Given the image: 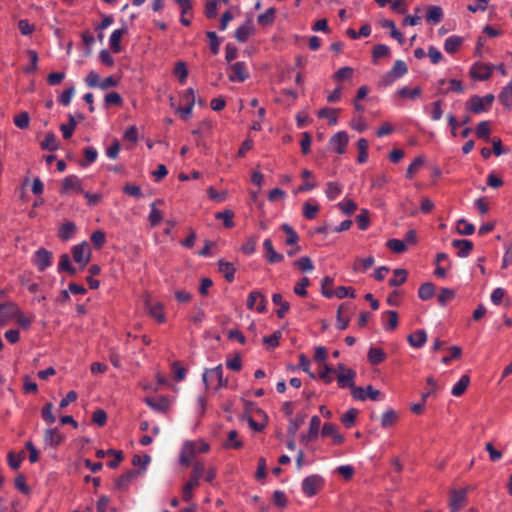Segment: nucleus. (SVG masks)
<instances>
[{"label": "nucleus", "mask_w": 512, "mask_h": 512, "mask_svg": "<svg viewBox=\"0 0 512 512\" xmlns=\"http://www.w3.org/2000/svg\"><path fill=\"white\" fill-rule=\"evenodd\" d=\"M272 302L274 305L279 306V309L276 311L277 316L281 319L290 309V305L287 301L283 300V297L280 293H274L272 295Z\"/></svg>", "instance_id": "27"}, {"label": "nucleus", "mask_w": 512, "mask_h": 512, "mask_svg": "<svg viewBox=\"0 0 512 512\" xmlns=\"http://www.w3.org/2000/svg\"><path fill=\"white\" fill-rule=\"evenodd\" d=\"M357 415H358V410L355 408H350L345 414L342 415V417H341L342 424L347 428H351L355 424Z\"/></svg>", "instance_id": "53"}, {"label": "nucleus", "mask_w": 512, "mask_h": 512, "mask_svg": "<svg viewBox=\"0 0 512 512\" xmlns=\"http://www.w3.org/2000/svg\"><path fill=\"white\" fill-rule=\"evenodd\" d=\"M303 216L306 218V219H309V220H312L314 219L316 216H317V213L319 212V205L317 204H312L311 201H306L304 204H303Z\"/></svg>", "instance_id": "46"}, {"label": "nucleus", "mask_w": 512, "mask_h": 512, "mask_svg": "<svg viewBox=\"0 0 512 512\" xmlns=\"http://www.w3.org/2000/svg\"><path fill=\"white\" fill-rule=\"evenodd\" d=\"M64 441L58 428H49L44 432L43 442L48 447H57Z\"/></svg>", "instance_id": "12"}, {"label": "nucleus", "mask_w": 512, "mask_h": 512, "mask_svg": "<svg viewBox=\"0 0 512 512\" xmlns=\"http://www.w3.org/2000/svg\"><path fill=\"white\" fill-rule=\"evenodd\" d=\"M242 442L238 439V433L236 430H231L228 433V439L225 442V447L240 449L242 447Z\"/></svg>", "instance_id": "61"}, {"label": "nucleus", "mask_w": 512, "mask_h": 512, "mask_svg": "<svg viewBox=\"0 0 512 512\" xmlns=\"http://www.w3.org/2000/svg\"><path fill=\"white\" fill-rule=\"evenodd\" d=\"M368 147H369V144L365 138H360L357 141V148L359 150V155H358L357 160L361 164L365 163L368 159V153H367Z\"/></svg>", "instance_id": "49"}, {"label": "nucleus", "mask_w": 512, "mask_h": 512, "mask_svg": "<svg viewBox=\"0 0 512 512\" xmlns=\"http://www.w3.org/2000/svg\"><path fill=\"white\" fill-rule=\"evenodd\" d=\"M127 27L124 25L123 27L116 29L112 32L109 38V45L111 50L114 53H119L121 51L120 41L123 35L127 34Z\"/></svg>", "instance_id": "21"}, {"label": "nucleus", "mask_w": 512, "mask_h": 512, "mask_svg": "<svg viewBox=\"0 0 512 512\" xmlns=\"http://www.w3.org/2000/svg\"><path fill=\"white\" fill-rule=\"evenodd\" d=\"M342 185L338 182H328L325 190L329 200L336 199L342 193Z\"/></svg>", "instance_id": "43"}, {"label": "nucleus", "mask_w": 512, "mask_h": 512, "mask_svg": "<svg viewBox=\"0 0 512 512\" xmlns=\"http://www.w3.org/2000/svg\"><path fill=\"white\" fill-rule=\"evenodd\" d=\"M470 384V378L468 375H463L459 381L453 386L451 393L455 397L461 396Z\"/></svg>", "instance_id": "39"}, {"label": "nucleus", "mask_w": 512, "mask_h": 512, "mask_svg": "<svg viewBox=\"0 0 512 512\" xmlns=\"http://www.w3.org/2000/svg\"><path fill=\"white\" fill-rule=\"evenodd\" d=\"M275 13H276V10L274 8H269L267 9V11L263 14H260L257 18L258 20V23L260 25H270L273 23L274 21V18H275Z\"/></svg>", "instance_id": "62"}, {"label": "nucleus", "mask_w": 512, "mask_h": 512, "mask_svg": "<svg viewBox=\"0 0 512 512\" xmlns=\"http://www.w3.org/2000/svg\"><path fill=\"white\" fill-rule=\"evenodd\" d=\"M390 55V48L385 44H377L374 46L372 51L373 62L377 63V60L382 57H388Z\"/></svg>", "instance_id": "52"}, {"label": "nucleus", "mask_w": 512, "mask_h": 512, "mask_svg": "<svg viewBox=\"0 0 512 512\" xmlns=\"http://www.w3.org/2000/svg\"><path fill=\"white\" fill-rule=\"evenodd\" d=\"M209 378L212 380L215 378L217 380V384L214 387L215 389H219L222 387H225L227 385V380L223 378V368L222 365H218L215 368L212 369H206L202 375L203 382L208 388L209 386Z\"/></svg>", "instance_id": "6"}, {"label": "nucleus", "mask_w": 512, "mask_h": 512, "mask_svg": "<svg viewBox=\"0 0 512 512\" xmlns=\"http://www.w3.org/2000/svg\"><path fill=\"white\" fill-rule=\"evenodd\" d=\"M196 452L197 450L194 442H185L179 456L180 463L186 466L189 465Z\"/></svg>", "instance_id": "15"}, {"label": "nucleus", "mask_w": 512, "mask_h": 512, "mask_svg": "<svg viewBox=\"0 0 512 512\" xmlns=\"http://www.w3.org/2000/svg\"><path fill=\"white\" fill-rule=\"evenodd\" d=\"M386 245L395 253H403L407 249V245L405 244V242L399 239H390L389 241H387Z\"/></svg>", "instance_id": "64"}, {"label": "nucleus", "mask_w": 512, "mask_h": 512, "mask_svg": "<svg viewBox=\"0 0 512 512\" xmlns=\"http://www.w3.org/2000/svg\"><path fill=\"white\" fill-rule=\"evenodd\" d=\"M30 123L29 113L23 111L14 117V124L20 129H27Z\"/></svg>", "instance_id": "60"}, {"label": "nucleus", "mask_w": 512, "mask_h": 512, "mask_svg": "<svg viewBox=\"0 0 512 512\" xmlns=\"http://www.w3.org/2000/svg\"><path fill=\"white\" fill-rule=\"evenodd\" d=\"M73 260L83 269L91 260L92 251L88 242L84 241L71 249Z\"/></svg>", "instance_id": "3"}, {"label": "nucleus", "mask_w": 512, "mask_h": 512, "mask_svg": "<svg viewBox=\"0 0 512 512\" xmlns=\"http://www.w3.org/2000/svg\"><path fill=\"white\" fill-rule=\"evenodd\" d=\"M463 43V38L459 36H450L444 42V49L447 53L457 52Z\"/></svg>", "instance_id": "34"}, {"label": "nucleus", "mask_w": 512, "mask_h": 512, "mask_svg": "<svg viewBox=\"0 0 512 512\" xmlns=\"http://www.w3.org/2000/svg\"><path fill=\"white\" fill-rule=\"evenodd\" d=\"M423 163H424L423 157H421V156L416 157L414 159V161L408 166V168L406 170V177L408 179H412L414 177V175L418 172L420 167L423 165Z\"/></svg>", "instance_id": "57"}, {"label": "nucleus", "mask_w": 512, "mask_h": 512, "mask_svg": "<svg viewBox=\"0 0 512 512\" xmlns=\"http://www.w3.org/2000/svg\"><path fill=\"white\" fill-rule=\"evenodd\" d=\"M306 419V414L299 413L294 419H291L287 428V433L290 437H295L298 429L303 425Z\"/></svg>", "instance_id": "31"}, {"label": "nucleus", "mask_w": 512, "mask_h": 512, "mask_svg": "<svg viewBox=\"0 0 512 512\" xmlns=\"http://www.w3.org/2000/svg\"><path fill=\"white\" fill-rule=\"evenodd\" d=\"M76 232V225L73 222H65L59 229L58 236L61 240L67 241L73 237Z\"/></svg>", "instance_id": "33"}, {"label": "nucleus", "mask_w": 512, "mask_h": 512, "mask_svg": "<svg viewBox=\"0 0 512 512\" xmlns=\"http://www.w3.org/2000/svg\"><path fill=\"white\" fill-rule=\"evenodd\" d=\"M443 18V10L440 6H429L426 13V20L428 23L437 24Z\"/></svg>", "instance_id": "29"}, {"label": "nucleus", "mask_w": 512, "mask_h": 512, "mask_svg": "<svg viewBox=\"0 0 512 512\" xmlns=\"http://www.w3.org/2000/svg\"><path fill=\"white\" fill-rule=\"evenodd\" d=\"M407 340L414 348H421L427 341V334L425 330H417L408 335Z\"/></svg>", "instance_id": "26"}, {"label": "nucleus", "mask_w": 512, "mask_h": 512, "mask_svg": "<svg viewBox=\"0 0 512 512\" xmlns=\"http://www.w3.org/2000/svg\"><path fill=\"white\" fill-rule=\"evenodd\" d=\"M247 308L250 310L255 309L258 313H265L267 311L265 295L260 291L250 292L247 298Z\"/></svg>", "instance_id": "5"}, {"label": "nucleus", "mask_w": 512, "mask_h": 512, "mask_svg": "<svg viewBox=\"0 0 512 512\" xmlns=\"http://www.w3.org/2000/svg\"><path fill=\"white\" fill-rule=\"evenodd\" d=\"M333 279L329 276H325L321 281V293L326 298H332L334 291L332 290Z\"/></svg>", "instance_id": "56"}, {"label": "nucleus", "mask_w": 512, "mask_h": 512, "mask_svg": "<svg viewBox=\"0 0 512 512\" xmlns=\"http://www.w3.org/2000/svg\"><path fill=\"white\" fill-rule=\"evenodd\" d=\"M353 74H354V69L352 67L345 66V67H342L339 70H337L335 72V74L333 75V78L336 81H343L345 79L352 78Z\"/></svg>", "instance_id": "63"}, {"label": "nucleus", "mask_w": 512, "mask_h": 512, "mask_svg": "<svg viewBox=\"0 0 512 512\" xmlns=\"http://www.w3.org/2000/svg\"><path fill=\"white\" fill-rule=\"evenodd\" d=\"M398 420V415L393 409L386 410L381 417V426L383 428L392 427Z\"/></svg>", "instance_id": "41"}, {"label": "nucleus", "mask_w": 512, "mask_h": 512, "mask_svg": "<svg viewBox=\"0 0 512 512\" xmlns=\"http://www.w3.org/2000/svg\"><path fill=\"white\" fill-rule=\"evenodd\" d=\"M498 98L505 107L512 108V78L511 81L502 89Z\"/></svg>", "instance_id": "38"}, {"label": "nucleus", "mask_w": 512, "mask_h": 512, "mask_svg": "<svg viewBox=\"0 0 512 512\" xmlns=\"http://www.w3.org/2000/svg\"><path fill=\"white\" fill-rule=\"evenodd\" d=\"M338 109L323 108L319 110L318 117L327 118L330 125H336L338 122Z\"/></svg>", "instance_id": "44"}, {"label": "nucleus", "mask_w": 512, "mask_h": 512, "mask_svg": "<svg viewBox=\"0 0 512 512\" xmlns=\"http://www.w3.org/2000/svg\"><path fill=\"white\" fill-rule=\"evenodd\" d=\"M452 246L458 249L457 255L461 258L467 257L473 250L472 241L466 239H454Z\"/></svg>", "instance_id": "22"}, {"label": "nucleus", "mask_w": 512, "mask_h": 512, "mask_svg": "<svg viewBox=\"0 0 512 512\" xmlns=\"http://www.w3.org/2000/svg\"><path fill=\"white\" fill-rule=\"evenodd\" d=\"M435 289L436 287L432 282H425L418 289V297L423 301H427L434 296Z\"/></svg>", "instance_id": "32"}, {"label": "nucleus", "mask_w": 512, "mask_h": 512, "mask_svg": "<svg viewBox=\"0 0 512 512\" xmlns=\"http://www.w3.org/2000/svg\"><path fill=\"white\" fill-rule=\"evenodd\" d=\"M469 73L471 78L484 81L491 77L492 67L488 64L477 62L472 65Z\"/></svg>", "instance_id": "9"}, {"label": "nucleus", "mask_w": 512, "mask_h": 512, "mask_svg": "<svg viewBox=\"0 0 512 512\" xmlns=\"http://www.w3.org/2000/svg\"><path fill=\"white\" fill-rule=\"evenodd\" d=\"M27 54L30 59V65L24 68V72L28 74L34 73L38 68V54L35 50L32 49L27 50Z\"/></svg>", "instance_id": "58"}, {"label": "nucleus", "mask_w": 512, "mask_h": 512, "mask_svg": "<svg viewBox=\"0 0 512 512\" xmlns=\"http://www.w3.org/2000/svg\"><path fill=\"white\" fill-rule=\"evenodd\" d=\"M218 267L219 271L224 275L228 282L231 283L234 281L236 268L234 267L233 263L220 259L218 261Z\"/></svg>", "instance_id": "25"}, {"label": "nucleus", "mask_w": 512, "mask_h": 512, "mask_svg": "<svg viewBox=\"0 0 512 512\" xmlns=\"http://www.w3.org/2000/svg\"><path fill=\"white\" fill-rule=\"evenodd\" d=\"M323 436H331L335 444H341L344 441V437L338 432L336 425L332 423H325L322 428Z\"/></svg>", "instance_id": "24"}, {"label": "nucleus", "mask_w": 512, "mask_h": 512, "mask_svg": "<svg viewBox=\"0 0 512 512\" xmlns=\"http://www.w3.org/2000/svg\"><path fill=\"white\" fill-rule=\"evenodd\" d=\"M350 322V308L349 305L343 303L337 310V327L339 330H345Z\"/></svg>", "instance_id": "18"}, {"label": "nucleus", "mask_w": 512, "mask_h": 512, "mask_svg": "<svg viewBox=\"0 0 512 512\" xmlns=\"http://www.w3.org/2000/svg\"><path fill=\"white\" fill-rule=\"evenodd\" d=\"M356 372L353 369L345 370L337 375V383L340 388H353L355 386Z\"/></svg>", "instance_id": "19"}, {"label": "nucleus", "mask_w": 512, "mask_h": 512, "mask_svg": "<svg viewBox=\"0 0 512 512\" xmlns=\"http://www.w3.org/2000/svg\"><path fill=\"white\" fill-rule=\"evenodd\" d=\"M494 99L495 97L493 94H487L483 97L474 95L470 97V99L466 102L465 108L468 112L473 114H480L490 109Z\"/></svg>", "instance_id": "1"}, {"label": "nucleus", "mask_w": 512, "mask_h": 512, "mask_svg": "<svg viewBox=\"0 0 512 512\" xmlns=\"http://www.w3.org/2000/svg\"><path fill=\"white\" fill-rule=\"evenodd\" d=\"M455 291L450 288H442L438 294V302L441 306L445 307L448 302L455 298Z\"/></svg>", "instance_id": "51"}, {"label": "nucleus", "mask_w": 512, "mask_h": 512, "mask_svg": "<svg viewBox=\"0 0 512 512\" xmlns=\"http://www.w3.org/2000/svg\"><path fill=\"white\" fill-rule=\"evenodd\" d=\"M408 72V67L403 60H396L392 69H390L379 81L380 87H388L396 80L403 77Z\"/></svg>", "instance_id": "2"}, {"label": "nucleus", "mask_w": 512, "mask_h": 512, "mask_svg": "<svg viewBox=\"0 0 512 512\" xmlns=\"http://www.w3.org/2000/svg\"><path fill=\"white\" fill-rule=\"evenodd\" d=\"M421 93L422 91L420 87H415L414 89L402 87L401 89L397 90V95L401 98L416 99L421 96Z\"/></svg>", "instance_id": "50"}, {"label": "nucleus", "mask_w": 512, "mask_h": 512, "mask_svg": "<svg viewBox=\"0 0 512 512\" xmlns=\"http://www.w3.org/2000/svg\"><path fill=\"white\" fill-rule=\"evenodd\" d=\"M474 231V225L467 222L464 218H461L457 221V232L460 235H471L474 233Z\"/></svg>", "instance_id": "55"}, {"label": "nucleus", "mask_w": 512, "mask_h": 512, "mask_svg": "<svg viewBox=\"0 0 512 512\" xmlns=\"http://www.w3.org/2000/svg\"><path fill=\"white\" fill-rule=\"evenodd\" d=\"M58 147L59 145L56 135L53 132L47 133L41 143V148L43 150L56 151Z\"/></svg>", "instance_id": "40"}, {"label": "nucleus", "mask_w": 512, "mask_h": 512, "mask_svg": "<svg viewBox=\"0 0 512 512\" xmlns=\"http://www.w3.org/2000/svg\"><path fill=\"white\" fill-rule=\"evenodd\" d=\"M320 424L321 420L318 416H313L310 419L309 430L307 434H303L300 439L302 444L306 445L310 441L315 440L318 437Z\"/></svg>", "instance_id": "13"}, {"label": "nucleus", "mask_w": 512, "mask_h": 512, "mask_svg": "<svg viewBox=\"0 0 512 512\" xmlns=\"http://www.w3.org/2000/svg\"><path fill=\"white\" fill-rule=\"evenodd\" d=\"M205 472L204 464L201 462H196L193 467V471L191 473L190 480L187 482L195 487L199 486V480L203 477Z\"/></svg>", "instance_id": "35"}, {"label": "nucleus", "mask_w": 512, "mask_h": 512, "mask_svg": "<svg viewBox=\"0 0 512 512\" xmlns=\"http://www.w3.org/2000/svg\"><path fill=\"white\" fill-rule=\"evenodd\" d=\"M71 191L82 193V181L81 179L76 175H69L66 176L61 185L60 194L67 195Z\"/></svg>", "instance_id": "8"}, {"label": "nucleus", "mask_w": 512, "mask_h": 512, "mask_svg": "<svg viewBox=\"0 0 512 512\" xmlns=\"http://www.w3.org/2000/svg\"><path fill=\"white\" fill-rule=\"evenodd\" d=\"M253 33L254 26L249 19L236 29L234 36L238 42L245 43Z\"/></svg>", "instance_id": "14"}, {"label": "nucleus", "mask_w": 512, "mask_h": 512, "mask_svg": "<svg viewBox=\"0 0 512 512\" xmlns=\"http://www.w3.org/2000/svg\"><path fill=\"white\" fill-rule=\"evenodd\" d=\"M139 475L138 471L129 470L128 472L119 476L115 481V487L118 490H126L130 483Z\"/></svg>", "instance_id": "23"}, {"label": "nucleus", "mask_w": 512, "mask_h": 512, "mask_svg": "<svg viewBox=\"0 0 512 512\" xmlns=\"http://www.w3.org/2000/svg\"><path fill=\"white\" fill-rule=\"evenodd\" d=\"M381 26L383 28L390 29L391 37L396 39L400 45H403L404 40H405L404 36H403V34L401 32H399L397 30V28L395 26V23L392 20H388V19L382 20L381 21Z\"/></svg>", "instance_id": "36"}, {"label": "nucleus", "mask_w": 512, "mask_h": 512, "mask_svg": "<svg viewBox=\"0 0 512 512\" xmlns=\"http://www.w3.org/2000/svg\"><path fill=\"white\" fill-rule=\"evenodd\" d=\"M53 254L45 248H39L34 255L33 264L40 272L45 271L52 264Z\"/></svg>", "instance_id": "7"}, {"label": "nucleus", "mask_w": 512, "mask_h": 512, "mask_svg": "<svg viewBox=\"0 0 512 512\" xmlns=\"http://www.w3.org/2000/svg\"><path fill=\"white\" fill-rule=\"evenodd\" d=\"M324 486V479L317 474L310 475L302 481V491L307 497L315 496Z\"/></svg>", "instance_id": "4"}, {"label": "nucleus", "mask_w": 512, "mask_h": 512, "mask_svg": "<svg viewBox=\"0 0 512 512\" xmlns=\"http://www.w3.org/2000/svg\"><path fill=\"white\" fill-rule=\"evenodd\" d=\"M394 276L389 279V285L392 287H397L405 283L407 280L408 272L406 269L397 268L393 271Z\"/></svg>", "instance_id": "37"}, {"label": "nucleus", "mask_w": 512, "mask_h": 512, "mask_svg": "<svg viewBox=\"0 0 512 512\" xmlns=\"http://www.w3.org/2000/svg\"><path fill=\"white\" fill-rule=\"evenodd\" d=\"M68 118H69L68 123L67 124H62L60 126V130L62 132V135H63L64 139L71 138V136L73 134V131L75 130L76 125H77V122L75 121V118H74V116L72 114H69Z\"/></svg>", "instance_id": "45"}, {"label": "nucleus", "mask_w": 512, "mask_h": 512, "mask_svg": "<svg viewBox=\"0 0 512 512\" xmlns=\"http://www.w3.org/2000/svg\"><path fill=\"white\" fill-rule=\"evenodd\" d=\"M367 357L372 365H378L386 359V354L382 348L371 347L368 351Z\"/></svg>", "instance_id": "28"}, {"label": "nucleus", "mask_w": 512, "mask_h": 512, "mask_svg": "<svg viewBox=\"0 0 512 512\" xmlns=\"http://www.w3.org/2000/svg\"><path fill=\"white\" fill-rule=\"evenodd\" d=\"M149 314L159 323L165 322V314L163 306L160 303H155L149 306Z\"/></svg>", "instance_id": "48"}, {"label": "nucleus", "mask_w": 512, "mask_h": 512, "mask_svg": "<svg viewBox=\"0 0 512 512\" xmlns=\"http://www.w3.org/2000/svg\"><path fill=\"white\" fill-rule=\"evenodd\" d=\"M466 499L464 490H454L451 492L449 506L451 512H458L463 506Z\"/></svg>", "instance_id": "16"}, {"label": "nucleus", "mask_w": 512, "mask_h": 512, "mask_svg": "<svg viewBox=\"0 0 512 512\" xmlns=\"http://www.w3.org/2000/svg\"><path fill=\"white\" fill-rule=\"evenodd\" d=\"M231 74H229L228 78L231 82H244L249 78V73L246 69V64L242 61L236 62L231 65Z\"/></svg>", "instance_id": "11"}, {"label": "nucleus", "mask_w": 512, "mask_h": 512, "mask_svg": "<svg viewBox=\"0 0 512 512\" xmlns=\"http://www.w3.org/2000/svg\"><path fill=\"white\" fill-rule=\"evenodd\" d=\"M281 228L287 235L285 243L287 245H296L299 240L297 232L287 223L283 224Z\"/></svg>", "instance_id": "47"}, {"label": "nucleus", "mask_w": 512, "mask_h": 512, "mask_svg": "<svg viewBox=\"0 0 512 512\" xmlns=\"http://www.w3.org/2000/svg\"><path fill=\"white\" fill-rule=\"evenodd\" d=\"M233 217H234V212L230 209H226L224 211L217 212L215 214V218L218 220H222L223 225L226 228H232L234 226Z\"/></svg>", "instance_id": "42"}, {"label": "nucleus", "mask_w": 512, "mask_h": 512, "mask_svg": "<svg viewBox=\"0 0 512 512\" xmlns=\"http://www.w3.org/2000/svg\"><path fill=\"white\" fill-rule=\"evenodd\" d=\"M145 403L149 407H151L153 410L158 411V412H165V411H167V409L169 407V402L164 397H161L158 399L146 398Z\"/></svg>", "instance_id": "30"}, {"label": "nucleus", "mask_w": 512, "mask_h": 512, "mask_svg": "<svg viewBox=\"0 0 512 512\" xmlns=\"http://www.w3.org/2000/svg\"><path fill=\"white\" fill-rule=\"evenodd\" d=\"M18 306L13 302H5L0 304V323L14 318L18 314Z\"/></svg>", "instance_id": "17"}, {"label": "nucleus", "mask_w": 512, "mask_h": 512, "mask_svg": "<svg viewBox=\"0 0 512 512\" xmlns=\"http://www.w3.org/2000/svg\"><path fill=\"white\" fill-rule=\"evenodd\" d=\"M265 257L270 264L281 262L284 256L275 251L271 239H265L263 242Z\"/></svg>", "instance_id": "20"}, {"label": "nucleus", "mask_w": 512, "mask_h": 512, "mask_svg": "<svg viewBox=\"0 0 512 512\" xmlns=\"http://www.w3.org/2000/svg\"><path fill=\"white\" fill-rule=\"evenodd\" d=\"M349 137L347 132L340 131L330 138V145L338 154H344L348 145Z\"/></svg>", "instance_id": "10"}, {"label": "nucleus", "mask_w": 512, "mask_h": 512, "mask_svg": "<svg viewBox=\"0 0 512 512\" xmlns=\"http://www.w3.org/2000/svg\"><path fill=\"white\" fill-rule=\"evenodd\" d=\"M174 74L178 78L180 83H182V84L185 83L187 76H188V70H187L186 64L181 61L177 62L175 64Z\"/></svg>", "instance_id": "59"}, {"label": "nucleus", "mask_w": 512, "mask_h": 512, "mask_svg": "<svg viewBox=\"0 0 512 512\" xmlns=\"http://www.w3.org/2000/svg\"><path fill=\"white\" fill-rule=\"evenodd\" d=\"M490 123L488 121L480 122L476 127V135L478 138L489 141L490 139Z\"/></svg>", "instance_id": "54"}]
</instances>
